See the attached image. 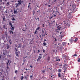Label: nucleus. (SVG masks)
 I'll use <instances>...</instances> for the list:
<instances>
[{
  "mask_svg": "<svg viewBox=\"0 0 80 80\" xmlns=\"http://www.w3.org/2000/svg\"><path fill=\"white\" fill-rule=\"evenodd\" d=\"M18 3H16L15 4L16 7V8L18 7H19V6H20V5L22 4V3L23 2V1H22L21 0H18Z\"/></svg>",
  "mask_w": 80,
  "mask_h": 80,
  "instance_id": "nucleus-1",
  "label": "nucleus"
},
{
  "mask_svg": "<svg viewBox=\"0 0 80 80\" xmlns=\"http://www.w3.org/2000/svg\"><path fill=\"white\" fill-rule=\"evenodd\" d=\"M45 29H43L42 30V37H45V36L47 35V33L46 32H45Z\"/></svg>",
  "mask_w": 80,
  "mask_h": 80,
  "instance_id": "nucleus-2",
  "label": "nucleus"
},
{
  "mask_svg": "<svg viewBox=\"0 0 80 80\" xmlns=\"http://www.w3.org/2000/svg\"><path fill=\"white\" fill-rule=\"evenodd\" d=\"M68 16H69V18H72V17L71 16V13H72V12H73V9H69L68 11Z\"/></svg>",
  "mask_w": 80,
  "mask_h": 80,
  "instance_id": "nucleus-3",
  "label": "nucleus"
},
{
  "mask_svg": "<svg viewBox=\"0 0 80 80\" xmlns=\"http://www.w3.org/2000/svg\"><path fill=\"white\" fill-rule=\"evenodd\" d=\"M63 58H64L65 60H68L69 59V57L66 55L63 56Z\"/></svg>",
  "mask_w": 80,
  "mask_h": 80,
  "instance_id": "nucleus-4",
  "label": "nucleus"
},
{
  "mask_svg": "<svg viewBox=\"0 0 80 80\" xmlns=\"http://www.w3.org/2000/svg\"><path fill=\"white\" fill-rule=\"evenodd\" d=\"M57 28H58V29H57L56 30V32H58V31H59L60 30V29L62 28L58 26L57 27Z\"/></svg>",
  "mask_w": 80,
  "mask_h": 80,
  "instance_id": "nucleus-5",
  "label": "nucleus"
},
{
  "mask_svg": "<svg viewBox=\"0 0 80 80\" xmlns=\"http://www.w3.org/2000/svg\"><path fill=\"white\" fill-rule=\"evenodd\" d=\"M63 67L65 69H67V68H68V66H67V65L66 64H64Z\"/></svg>",
  "mask_w": 80,
  "mask_h": 80,
  "instance_id": "nucleus-6",
  "label": "nucleus"
},
{
  "mask_svg": "<svg viewBox=\"0 0 80 80\" xmlns=\"http://www.w3.org/2000/svg\"><path fill=\"white\" fill-rule=\"evenodd\" d=\"M37 48H33V51L34 52V53H36L37 52Z\"/></svg>",
  "mask_w": 80,
  "mask_h": 80,
  "instance_id": "nucleus-7",
  "label": "nucleus"
},
{
  "mask_svg": "<svg viewBox=\"0 0 80 80\" xmlns=\"http://www.w3.org/2000/svg\"><path fill=\"white\" fill-rule=\"evenodd\" d=\"M64 24H66V25H65L66 27H68V26L69 25V24H68V23H65V21H64Z\"/></svg>",
  "mask_w": 80,
  "mask_h": 80,
  "instance_id": "nucleus-8",
  "label": "nucleus"
},
{
  "mask_svg": "<svg viewBox=\"0 0 80 80\" xmlns=\"http://www.w3.org/2000/svg\"><path fill=\"white\" fill-rule=\"evenodd\" d=\"M41 58H42V57L40 56H39V58H38L37 59V61H38V62H40V59H41Z\"/></svg>",
  "mask_w": 80,
  "mask_h": 80,
  "instance_id": "nucleus-9",
  "label": "nucleus"
},
{
  "mask_svg": "<svg viewBox=\"0 0 80 80\" xmlns=\"http://www.w3.org/2000/svg\"><path fill=\"white\" fill-rule=\"evenodd\" d=\"M74 41V40L72 38L70 40V42L71 43H72V42H73Z\"/></svg>",
  "mask_w": 80,
  "mask_h": 80,
  "instance_id": "nucleus-10",
  "label": "nucleus"
},
{
  "mask_svg": "<svg viewBox=\"0 0 80 80\" xmlns=\"http://www.w3.org/2000/svg\"><path fill=\"white\" fill-rule=\"evenodd\" d=\"M9 25L11 26V27H12L13 26V25L12 24V23L11 22H9Z\"/></svg>",
  "mask_w": 80,
  "mask_h": 80,
  "instance_id": "nucleus-11",
  "label": "nucleus"
},
{
  "mask_svg": "<svg viewBox=\"0 0 80 80\" xmlns=\"http://www.w3.org/2000/svg\"><path fill=\"white\" fill-rule=\"evenodd\" d=\"M3 55H6V51H5L3 52Z\"/></svg>",
  "mask_w": 80,
  "mask_h": 80,
  "instance_id": "nucleus-12",
  "label": "nucleus"
},
{
  "mask_svg": "<svg viewBox=\"0 0 80 80\" xmlns=\"http://www.w3.org/2000/svg\"><path fill=\"white\" fill-rule=\"evenodd\" d=\"M11 27L12 28L11 29V30L12 31H14V27L12 26H11Z\"/></svg>",
  "mask_w": 80,
  "mask_h": 80,
  "instance_id": "nucleus-13",
  "label": "nucleus"
},
{
  "mask_svg": "<svg viewBox=\"0 0 80 80\" xmlns=\"http://www.w3.org/2000/svg\"><path fill=\"white\" fill-rule=\"evenodd\" d=\"M16 56H17V57H18V52H16Z\"/></svg>",
  "mask_w": 80,
  "mask_h": 80,
  "instance_id": "nucleus-14",
  "label": "nucleus"
},
{
  "mask_svg": "<svg viewBox=\"0 0 80 80\" xmlns=\"http://www.w3.org/2000/svg\"><path fill=\"white\" fill-rule=\"evenodd\" d=\"M66 45V42H64L62 43V45H63V46H65Z\"/></svg>",
  "mask_w": 80,
  "mask_h": 80,
  "instance_id": "nucleus-15",
  "label": "nucleus"
},
{
  "mask_svg": "<svg viewBox=\"0 0 80 80\" xmlns=\"http://www.w3.org/2000/svg\"><path fill=\"white\" fill-rule=\"evenodd\" d=\"M56 12H57V13H58V10L57 9V7H56Z\"/></svg>",
  "mask_w": 80,
  "mask_h": 80,
  "instance_id": "nucleus-16",
  "label": "nucleus"
},
{
  "mask_svg": "<svg viewBox=\"0 0 80 80\" xmlns=\"http://www.w3.org/2000/svg\"><path fill=\"white\" fill-rule=\"evenodd\" d=\"M47 60L48 61H50V57L48 56V59Z\"/></svg>",
  "mask_w": 80,
  "mask_h": 80,
  "instance_id": "nucleus-17",
  "label": "nucleus"
},
{
  "mask_svg": "<svg viewBox=\"0 0 80 80\" xmlns=\"http://www.w3.org/2000/svg\"><path fill=\"white\" fill-rule=\"evenodd\" d=\"M58 77H61V74H60V73H59L58 74Z\"/></svg>",
  "mask_w": 80,
  "mask_h": 80,
  "instance_id": "nucleus-18",
  "label": "nucleus"
},
{
  "mask_svg": "<svg viewBox=\"0 0 80 80\" xmlns=\"http://www.w3.org/2000/svg\"><path fill=\"white\" fill-rule=\"evenodd\" d=\"M24 77H23V76H21V80H23V79Z\"/></svg>",
  "mask_w": 80,
  "mask_h": 80,
  "instance_id": "nucleus-19",
  "label": "nucleus"
},
{
  "mask_svg": "<svg viewBox=\"0 0 80 80\" xmlns=\"http://www.w3.org/2000/svg\"><path fill=\"white\" fill-rule=\"evenodd\" d=\"M18 12L17 11V10H15L14 11V13L15 14V13H17Z\"/></svg>",
  "mask_w": 80,
  "mask_h": 80,
  "instance_id": "nucleus-20",
  "label": "nucleus"
},
{
  "mask_svg": "<svg viewBox=\"0 0 80 80\" xmlns=\"http://www.w3.org/2000/svg\"><path fill=\"white\" fill-rule=\"evenodd\" d=\"M9 43H10V45H12V40L11 39H10L9 40Z\"/></svg>",
  "mask_w": 80,
  "mask_h": 80,
  "instance_id": "nucleus-21",
  "label": "nucleus"
},
{
  "mask_svg": "<svg viewBox=\"0 0 80 80\" xmlns=\"http://www.w3.org/2000/svg\"><path fill=\"white\" fill-rule=\"evenodd\" d=\"M58 72H62V70L61 69H59L58 70Z\"/></svg>",
  "mask_w": 80,
  "mask_h": 80,
  "instance_id": "nucleus-22",
  "label": "nucleus"
},
{
  "mask_svg": "<svg viewBox=\"0 0 80 80\" xmlns=\"http://www.w3.org/2000/svg\"><path fill=\"white\" fill-rule=\"evenodd\" d=\"M78 38H75V39L74 40L75 42H77V41L78 40Z\"/></svg>",
  "mask_w": 80,
  "mask_h": 80,
  "instance_id": "nucleus-23",
  "label": "nucleus"
},
{
  "mask_svg": "<svg viewBox=\"0 0 80 80\" xmlns=\"http://www.w3.org/2000/svg\"><path fill=\"white\" fill-rule=\"evenodd\" d=\"M27 57H28V56H27L26 57H24L23 58V60H25V58H27Z\"/></svg>",
  "mask_w": 80,
  "mask_h": 80,
  "instance_id": "nucleus-24",
  "label": "nucleus"
},
{
  "mask_svg": "<svg viewBox=\"0 0 80 80\" xmlns=\"http://www.w3.org/2000/svg\"><path fill=\"white\" fill-rule=\"evenodd\" d=\"M9 32L10 33H12V34H13V32L12 31H10Z\"/></svg>",
  "mask_w": 80,
  "mask_h": 80,
  "instance_id": "nucleus-25",
  "label": "nucleus"
},
{
  "mask_svg": "<svg viewBox=\"0 0 80 80\" xmlns=\"http://www.w3.org/2000/svg\"><path fill=\"white\" fill-rule=\"evenodd\" d=\"M73 57H77V54H75L73 55Z\"/></svg>",
  "mask_w": 80,
  "mask_h": 80,
  "instance_id": "nucleus-26",
  "label": "nucleus"
},
{
  "mask_svg": "<svg viewBox=\"0 0 80 80\" xmlns=\"http://www.w3.org/2000/svg\"><path fill=\"white\" fill-rule=\"evenodd\" d=\"M42 73H45V71L42 70Z\"/></svg>",
  "mask_w": 80,
  "mask_h": 80,
  "instance_id": "nucleus-27",
  "label": "nucleus"
},
{
  "mask_svg": "<svg viewBox=\"0 0 80 80\" xmlns=\"http://www.w3.org/2000/svg\"><path fill=\"white\" fill-rule=\"evenodd\" d=\"M43 44L44 46H45V45H47V43H45V42H43Z\"/></svg>",
  "mask_w": 80,
  "mask_h": 80,
  "instance_id": "nucleus-28",
  "label": "nucleus"
},
{
  "mask_svg": "<svg viewBox=\"0 0 80 80\" xmlns=\"http://www.w3.org/2000/svg\"><path fill=\"white\" fill-rule=\"evenodd\" d=\"M18 48H20V44H18Z\"/></svg>",
  "mask_w": 80,
  "mask_h": 80,
  "instance_id": "nucleus-29",
  "label": "nucleus"
},
{
  "mask_svg": "<svg viewBox=\"0 0 80 80\" xmlns=\"http://www.w3.org/2000/svg\"><path fill=\"white\" fill-rule=\"evenodd\" d=\"M2 19H3V21L4 22L5 21V18L4 17V18H2Z\"/></svg>",
  "mask_w": 80,
  "mask_h": 80,
  "instance_id": "nucleus-30",
  "label": "nucleus"
},
{
  "mask_svg": "<svg viewBox=\"0 0 80 80\" xmlns=\"http://www.w3.org/2000/svg\"><path fill=\"white\" fill-rule=\"evenodd\" d=\"M40 29V27H38L36 29V30H39Z\"/></svg>",
  "mask_w": 80,
  "mask_h": 80,
  "instance_id": "nucleus-31",
  "label": "nucleus"
},
{
  "mask_svg": "<svg viewBox=\"0 0 80 80\" xmlns=\"http://www.w3.org/2000/svg\"><path fill=\"white\" fill-rule=\"evenodd\" d=\"M7 69H8L9 67H8V63H7Z\"/></svg>",
  "mask_w": 80,
  "mask_h": 80,
  "instance_id": "nucleus-32",
  "label": "nucleus"
},
{
  "mask_svg": "<svg viewBox=\"0 0 80 80\" xmlns=\"http://www.w3.org/2000/svg\"><path fill=\"white\" fill-rule=\"evenodd\" d=\"M78 62H80V58L78 59Z\"/></svg>",
  "mask_w": 80,
  "mask_h": 80,
  "instance_id": "nucleus-33",
  "label": "nucleus"
},
{
  "mask_svg": "<svg viewBox=\"0 0 80 80\" xmlns=\"http://www.w3.org/2000/svg\"><path fill=\"white\" fill-rule=\"evenodd\" d=\"M12 20H14V21L15 20V18H13L12 19Z\"/></svg>",
  "mask_w": 80,
  "mask_h": 80,
  "instance_id": "nucleus-34",
  "label": "nucleus"
},
{
  "mask_svg": "<svg viewBox=\"0 0 80 80\" xmlns=\"http://www.w3.org/2000/svg\"><path fill=\"white\" fill-rule=\"evenodd\" d=\"M53 17V16H52L51 18H49V19H52Z\"/></svg>",
  "mask_w": 80,
  "mask_h": 80,
  "instance_id": "nucleus-35",
  "label": "nucleus"
},
{
  "mask_svg": "<svg viewBox=\"0 0 80 80\" xmlns=\"http://www.w3.org/2000/svg\"><path fill=\"white\" fill-rule=\"evenodd\" d=\"M3 28L5 29V25H3Z\"/></svg>",
  "mask_w": 80,
  "mask_h": 80,
  "instance_id": "nucleus-36",
  "label": "nucleus"
},
{
  "mask_svg": "<svg viewBox=\"0 0 80 80\" xmlns=\"http://www.w3.org/2000/svg\"><path fill=\"white\" fill-rule=\"evenodd\" d=\"M32 77H33V75L30 76V78H32Z\"/></svg>",
  "mask_w": 80,
  "mask_h": 80,
  "instance_id": "nucleus-37",
  "label": "nucleus"
},
{
  "mask_svg": "<svg viewBox=\"0 0 80 80\" xmlns=\"http://www.w3.org/2000/svg\"><path fill=\"white\" fill-rule=\"evenodd\" d=\"M15 73H17V70H16L15 72Z\"/></svg>",
  "mask_w": 80,
  "mask_h": 80,
  "instance_id": "nucleus-38",
  "label": "nucleus"
},
{
  "mask_svg": "<svg viewBox=\"0 0 80 80\" xmlns=\"http://www.w3.org/2000/svg\"><path fill=\"white\" fill-rule=\"evenodd\" d=\"M43 53H45V50L44 49L43 50Z\"/></svg>",
  "mask_w": 80,
  "mask_h": 80,
  "instance_id": "nucleus-39",
  "label": "nucleus"
},
{
  "mask_svg": "<svg viewBox=\"0 0 80 80\" xmlns=\"http://www.w3.org/2000/svg\"><path fill=\"white\" fill-rule=\"evenodd\" d=\"M8 46L7 47V48L8 49V48H9V46H8Z\"/></svg>",
  "mask_w": 80,
  "mask_h": 80,
  "instance_id": "nucleus-40",
  "label": "nucleus"
},
{
  "mask_svg": "<svg viewBox=\"0 0 80 80\" xmlns=\"http://www.w3.org/2000/svg\"><path fill=\"white\" fill-rule=\"evenodd\" d=\"M37 30H36V31H35V32H34L35 34H36V33L37 32Z\"/></svg>",
  "mask_w": 80,
  "mask_h": 80,
  "instance_id": "nucleus-41",
  "label": "nucleus"
},
{
  "mask_svg": "<svg viewBox=\"0 0 80 80\" xmlns=\"http://www.w3.org/2000/svg\"><path fill=\"white\" fill-rule=\"evenodd\" d=\"M53 15L54 16V17H56V15L54 14Z\"/></svg>",
  "mask_w": 80,
  "mask_h": 80,
  "instance_id": "nucleus-42",
  "label": "nucleus"
},
{
  "mask_svg": "<svg viewBox=\"0 0 80 80\" xmlns=\"http://www.w3.org/2000/svg\"><path fill=\"white\" fill-rule=\"evenodd\" d=\"M37 19H38V21H39V20H40V18H37Z\"/></svg>",
  "mask_w": 80,
  "mask_h": 80,
  "instance_id": "nucleus-43",
  "label": "nucleus"
},
{
  "mask_svg": "<svg viewBox=\"0 0 80 80\" xmlns=\"http://www.w3.org/2000/svg\"><path fill=\"white\" fill-rule=\"evenodd\" d=\"M40 51L39 50H38V53H39V52H40Z\"/></svg>",
  "mask_w": 80,
  "mask_h": 80,
  "instance_id": "nucleus-44",
  "label": "nucleus"
},
{
  "mask_svg": "<svg viewBox=\"0 0 80 80\" xmlns=\"http://www.w3.org/2000/svg\"><path fill=\"white\" fill-rule=\"evenodd\" d=\"M54 2H57V0H54L53 1Z\"/></svg>",
  "mask_w": 80,
  "mask_h": 80,
  "instance_id": "nucleus-45",
  "label": "nucleus"
},
{
  "mask_svg": "<svg viewBox=\"0 0 80 80\" xmlns=\"http://www.w3.org/2000/svg\"><path fill=\"white\" fill-rule=\"evenodd\" d=\"M15 50H16V52H17V49H16V48H15Z\"/></svg>",
  "mask_w": 80,
  "mask_h": 80,
  "instance_id": "nucleus-46",
  "label": "nucleus"
},
{
  "mask_svg": "<svg viewBox=\"0 0 80 80\" xmlns=\"http://www.w3.org/2000/svg\"><path fill=\"white\" fill-rule=\"evenodd\" d=\"M51 0H49V4H50V1H51Z\"/></svg>",
  "mask_w": 80,
  "mask_h": 80,
  "instance_id": "nucleus-47",
  "label": "nucleus"
},
{
  "mask_svg": "<svg viewBox=\"0 0 80 80\" xmlns=\"http://www.w3.org/2000/svg\"><path fill=\"white\" fill-rule=\"evenodd\" d=\"M32 67L33 66H32V65H30V67H31V68H32Z\"/></svg>",
  "mask_w": 80,
  "mask_h": 80,
  "instance_id": "nucleus-48",
  "label": "nucleus"
},
{
  "mask_svg": "<svg viewBox=\"0 0 80 80\" xmlns=\"http://www.w3.org/2000/svg\"><path fill=\"white\" fill-rule=\"evenodd\" d=\"M7 4H8V5H10V4H9V2H7Z\"/></svg>",
  "mask_w": 80,
  "mask_h": 80,
  "instance_id": "nucleus-49",
  "label": "nucleus"
},
{
  "mask_svg": "<svg viewBox=\"0 0 80 80\" xmlns=\"http://www.w3.org/2000/svg\"><path fill=\"white\" fill-rule=\"evenodd\" d=\"M50 6H51L50 5H48V7H50Z\"/></svg>",
  "mask_w": 80,
  "mask_h": 80,
  "instance_id": "nucleus-50",
  "label": "nucleus"
},
{
  "mask_svg": "<svg viewBox=\"0 0 80 80\" xmlns=\"http://www.w3.org/2000/svg\"><path fill=\"white\" fill-rule=\"evenodd\" d=\"M1 57H2V55H0V59H1Z\"/></svg>",
  "mask_w": 80,
  "mask_h": 80,
  "instance_id": "nucleus-51",
  "label": "nucleus"
},
{
  "mask_svg": "<svg viewBox=\"0 0 80 80\" xmlns=\"http://www.w3.org/2000/svg\"><path fill=\"white\" fill-rule=\"evenodd\" d=\"M42 27H44V24H42Z\"/></svg>",
  "mask_w": 80,
  "mask_h": 80,
  "instance_id": "nucleus-52",
  "label": "nucleus"
},
{
  "mask_svg": "<svg viewBox=\"0 0 80 80\" xmlns=\"http://www.w3.org/2000/svg\"><path fill=\"white\" fill-rule=\"evenodd\" d=\"M8 63H9L10 62V60H8Z\"/></svg>",
  "mask_w": 80,
  "mask_h": 80,
  "instance_id": "nucleus-53",
  "label": "nucleus"
},
{
  "mask_svg": "<svg viewBox=\"0 0 80 80\" xmlns=\"http://www.w3.org/2000/svg\"><path fill=\"white\" fill-rule=\"evenodd\" d=\"M58 60V61H59V62H60V59H59Z\"/></svg>",
  "mask_w": 80,
  "mask_h": 80,
  "instance_id": "nucleus-54",
  "label": "nucleus"
},
{
  "mask_svg": "<svg viewBox=\"0 0 80 80\" xmlns=\"http://www.w3.org/2000/svg\"><path fill=\"white\" fill-rule=\"evenodd\" d=\"M53 22H54V23H55V20L53 21Z\"/></svg>",
  "mask_w": 80,
  "mask_h": 80,
  "instance_id": "nucleus-55",
  "label": "nucleus"
},
{
  "mask_svg": "<svg viewBox=\"0 0 80 80\" xmlns=\"http://www.w3.org/2000/svg\"><path fill=\"white\" fill-rule=\"evenodd\" d=\"M8 57H11V56H10V55H9L8 56Z\"/></svg>",
  "mask_w": 80,
  "mask_h": 80,
  "instance_id": "nucleus-56",
  "label": "nucleus"
},
{
  "mask_svg": "<svg viewBox=\"0 0 80 80\" xmlns=\"http://www.w3.org/2000/svg\"><path fill=\"white\" fill-rule=\"evenodd\" d=\"M39 37L40 38H42V36H41V35H40Z\"/></svg>",
  "mask_w": 80,
  "mask_h": 80,
  "instance_id": "nucleus-57",
  "label": "nucleus"
},
{
  "mask_svg": "<svg viewBox=\"0 0 80 80\" xmlns=\"http://www.w3.org/2000/svg\"><path fill=\"white\" fill-rule=\"evenodd\" d=\"M63 80H67V79L66 78L63 79Z\"/></svg>",
  "mask_w": 80,
  "mask_h": 80,
  "instance_id": "nucleus-58",
  "label": "nucleus"
},
{
  "mask_svg": "<svg viewBox=\"0 0 80 80\" xmlns=\"http://www.w3.org/2000/svg\"><path fill=\"white\" fill-rule=\"evenodd\" d=\"M16 57V60H18V58H16V57Z\"/></svg>",
  "mask_w": 80,
  "mask_h": 80,
  "instance_id": "nucleus-59",
  "label": "nucleus"
},
{
  "mask_svg": "<svg viewBox=\"0 0 80 80\" xmlns=\"http://www.w3.org/2000/svg\"><path fill=\"white\" fill-rule=\"evenodd\" d=\"M56 61H57V62H58V59H56Z\"/></svg>",
  "mask_w": 80,
  "mask_h": 80,
  "instance_id": "nucleus-60",
  "label": "nucleus"
},
{
  "mask_svg": "<svg viewBox=\"0 0 80 80\" xmlns=\"http://www.w3.org/2000/svg\"><path fill=\"white\" fill-rule=\"evenodd\" d=\"M55 41H57V38L55 39Z\"/></svg>",
  "mask_w": 80,
  "mask_h": 80,
  "instance_id": "nucleus-61",
  "label": "nucleus"
},
{
  "mask_svg": "<svg viewBox=\"0 0 80 80\" xmlns=\"http://www.w3.org/2000/svg\"><path fill=\"white\" fill-rule=\"evenodd\" d=\"M24 62H25V60H23Z\"/></svg>",
  "mask_w": 80,
  "mask_h": 80,
  "instance_id": "nucleus-62",
  "label": "nucleus"
},
{
  "mask_svg": "<svg viewBox=\"0 0 80 80\" xmlns=\"http://www.w3.org/2000/svg\"><path fill=\"white\" fill-rule=\"evenodd\" d=\"M15 47H17V45H15Z\"/></svg>",
  "mask_w": 80,
  "mask_h": 80,
  "instance_id": "nucleus-63",
  "label": "nucleus"
},
{
  "mask_svg": "<svg viewBox=\"0 0 80 80\" xmlns=\"http://www.w3.org/2000/svg\"><path fill=\"white\" fill-rule=\"evenodd\" d=\"M60 34H61V33H62V32H60Z\"/></svg>",
  "mask_w": 80,
  "mask_h": 80,
  "instance_id": "nucleus-64",
  "label": "nucleus"
}]
</instances>
